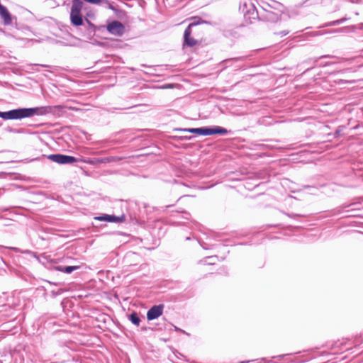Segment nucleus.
Masks as SVG:
<instances>
[{"mask_svg":"<svg viewBox=\"0 0 363 363\" xmlns=\"http://www.w3.org/2000/svg\"><path fill=\"white\" fill-rule=\"evenodd\" d=\"M43 108H22L13 109L6 112L0 111V118L4 120H17L32 117L35 115H42Z\"/></svg>","mask_w":363,"mask_h":363,"instance_id":"1","label":"nucleus"},{"mask_svg":"<svg viewBox=\"0 0 363 363\" xmlns=\"http://www.w3.org/2000/svg\"><path fill=\"white\" fill-rule=\"evenodd\" d=\"M83 2L81 0H73L70 11V21L74 26L83 25L84 18L81 11L83 8Z\"/></svg>","mask_w":363,"mask_h":363,"instance_id":"2","label":"nucleus"},{"mask_svg":"<svg viewBox=\"0 0 363 363\" xmlns=\"http://www.w3.org/2000/svg\"><path fill=\"white\" fill-rule=\"evenodd\" d=\"M163 305H157L152 307L147 313V318L152 320L160 317L163 312Z\"/></svg>","mask_w":363,"mask_h":363,"instance_id":"3","label":"nucleus"},{"mask_svg":"<svg viewBox=\"0 0 363 363\" xmlns=\"http://www.w3.org/2000/svg\"><path fill=\"white\" fill-rule=\"evenodd\" d=\"M123 26L118 21H113L107 26V29L111 34L121 35L123 32Z\"/></svg>","mask_w":363,"mask_h":363,"instance_id":"4","label":"nucleus"},{"mask_svg":"<svg viewBox=\"0 0 363 363\" xmlns=\"http://www.w3.org/2000/svg\"><path fill=\"white\" fill-rule=\"evenodd\" d=\"M194 25H196V23H190L189 25V26L186 28V30L184 31V43L190 47L194 46L197 43V41L191 37V26H193Z\"/></svg>","mask_w":363,"mask_h":363,"instance_id":"5","label":"nucleus"},{"mask_svg":"<svg viewBox=\"0 0 363 363\" xmlns=\"http://www.w3.org/2000/svg\"><path fill=\"white\" fill-rule=\"evenodd\" d=\"M182 131L196 133L200 135H208V128L202 127L197 128L181 129Z\"/></svg>","mask_w":363,"mask_h":363,"instance_id":"6","label":"nucleus"},{"mask_svg":"<svg viewBox=\"0 0 363 363\" xmlns=\"http://www.w3.org/2000/svg\"><path fill=\"white\" fill-rule=\"evenodd\" d=\"M228 133V130L220 126H215L213 128H208V135H214V134H220L224 135Z\"/></svg>","mask_w":363,"mask_h":363,"instance_id":"7","label":"nucleus"},{"mask_svg":"<svg viewBox=\"0 0 363 363\" xmlns=\"http://www.w3.org/2000/svg\"><path fill=\"white\" fill-rule=\"evenodd\" d=\"M96 219H97L99 220H104V221H108V222H120L121 221L120 218L113 216H108V215L96 217Z\"/></svg>","mask_w":363,"mask_h":363,"instance_id":"8","label":"nucleus"},{"mask_svg":"<svg viewBox=\"0 0 363 363\" xmlns=\"http://www.w3.org/2000/svg\"><path fill=\"white\" fill-rule=\"evenodd\" d=\"M47 159H75V157L69 155H63L60 154H53L48 156Z\"/></svg>","mask_w":363,"mask_h":363,"instance_id":"9","label":"nucleus"},{"mask_svg":"<svg viewBox=\"0 0 363 363\" xmlns=\"http://www.w3.org/2000/svg\"><path fill=\"white\" fill-rule=\"evenodd\" d=\"M79 267L77 266H69V267H57V269L61 271V272H65L67 274H70L72 273L74 270L78 269Z\"/></svg>","mask_w":363,"mask_h":363,"instance_id":"10","label":"nucleus"},{"mask_svg":"<svg viewBox=\"0 0 363 363\" xmlns=\"http://www.w3.org/2000/svg\"><path fill=\"white\" fill-rule=\"evenodd\" d=\"M130 320H131V322L136 325H138L140 322V320L139 318V317L138 316L137 313H133L130 315Z\"/></svg>","mask_w":363,"mask_h":363,"instance_id":"11","label":"nucleus"},{"mask_svg":"<svg viewBox=\"0 0 363 363\" xmlns=\"http://www.w3.org/2000/svg\"><path fill=\"white\" fill-rule=\"evenodd\" d=\"M345 20H346V18H342L340 20L334 21L329 23L328 26H337V25L340 24L342 22H344Z\"/></svg>","mask_w":363,"mask_h":363,"instance_id":"12","label":"nucleus"},{"mask_svg":"<svg viewBox=\"0 0 363 363\" xmlns=\"http://www.w3.org/2000/svg\"><path fill=\"white\" fill-rule=\"evenodd\" d=\"M94 16H95V14L93 11H90L89 12L86 13V18H94Z\"/></svg>","mask_w":363,"mask_h":363,"instance_id":"13","label":"nucleus"},{"mask_svg":"<svg viewBox=\"0 0 363 363\" xmlns=\"http://www.w3.org/2000/svg\"><path fill=\"white\" fill-rule=\"evenodd\" d=\"M251 16L252 18H256L257 17V13L253 9V11L251 12Z\"/></svg>","mask_w":363,"mask_h":363,"instance_id":"14","label":"nucleus"},{"mask_svg":"<svg viewBox=\"0 0 363 363\" xmlns=\"http://www.w3.org/2000/svg\"><path fill=\"white\" fill-rule=\"evenodd\" d=\"M84 21L87 23L89 27H94V24H92L88 18H85Z\"/></svg>","mask_w":363,"mask_h":363,"instance_id":"15","label":"nucleus"},{"mask_svg":"<svg viewBox=\"0 0 363 363\" xmlns=\"http://www.w3.org/2000/svg\"><path fill=\"white\" fill-rule=\"evenodd\" d=\"M56 161L58 162L60 164H65V163H67L68 162H71L72 160H56Z\"/></svg>","mask_w":363,"mask_h":363,"instance_id":"16","label":"nucleus"},{"mask_svg":"<svg viewBox=\"0 0 363 363\" xmlns=\"http://www.w3.org/2000/svg\"><path fill=\"white\" fill-rule=\"evenodd\" d=\"M288 33H289L288 31H284L281 33H282V35H286L288 34Z\"/></svg>","mask_w":363,"mask_h":363,"instance_id":"17","label":"nucleus"}]
</instances>
